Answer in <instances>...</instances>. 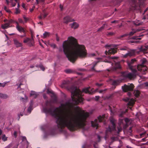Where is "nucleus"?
Masks as SVG:
<instances>
[{"mask_svg":"<svg viewBox=\"0 0 148 148\" xmlns=\"http://www.w3.org/2000/svg\"><path fill=\"white\" fill-rule=\"evenodd\" d=\"M70 90L71 93V100L61 104L53 111L51 108L47 112L56 119L58 128H62L66 127L72 131L76 127H84L89 114L82 112L80 108L74 106L83 100L81 91L74 86L71 88Z\"/></svg>","mask_w":148,"mask_h":148,"instance_id":"nucleus-1","label":"nucleus"},{"mask_svg":"<svg viewBox=\"0 0 148 148\" xmlns=\"http://www.w3.org/2000/svg\"><path fill=\"white\" fill-rule=\"evenodd\" d=\"M62 49L60 48V52L63 51L68 59L74 63L78 57L85 58L87 56V51L84 46L78 45L74 38L71 36L63 42Z\"/></svg>","mask_w":148,"mask_h":148,"instance_id":"nucleus-2","label":"nucleus"},{"mask_svg":"<svg viewBox=\"0 0 148 148\" xmlns=\"http://www.w3.org/2000/svg\"><path fill=\"white\" fill-rule=\"evenodd\" d=\"M136 61V59L134 58L131 60L130 62L128 63V65L130 69L132 70V73H129L127 72H123L122 73V75L126 78H128L130 79L135 78L136 75L137 74V71L136 69H133L131 64L134 62Z\"/></svg>","mask_w":148,"mask_h":148,"instance_id":"nucleus-3","label":"nucleus"},{"mask_svg":"<svg viewBox=\"0 0 148 148\" xmlns=\"http://www.w3.org/2000/svg\"><path fill=\"white\" fill-rule=\"evenodd\" d=\"M105 47L108 51H106L105 53L107 55L108 54H114L116 52V49L112 48L111 45H106Z\"/></svg>","mask_w":148,"mask_h":148,"instance_id":"nucleus-4","label":"nucleus"},{"mask_svg":"<svg viewBox=\"0 0 148 148\" xmlns=\"http://www.w3.org/2000/svg\"><path fill=\"white\" fill-rule=\"evenodd\" d=\"M123 91L126 92L128 91L132 90L134 88V85L132 84H131L128 85H125L122 87Z\"/></svg>","mask_w":148,"mask_h":148,"instance_id":"nucleus-5","label":"nucleus"},{"mask_svg":"<svg viewBox=\"0 0 148 148\" xmlns=\"http://www.w3.org/2000/svg\"><path fill=\"white\" fill-rule=\"evenodd\" d=\"M137 68L139 71H142L144 72L143 74H145V71H146L147 69V68L146 66L142 64H139L137 66Z\"/></svg>","mask_w":148,"mask_h":148,"instance_id":"nucleus-6","label":"nucleus"},{"mask_svg":"<svg viewBox=\"0 0 148 148\" xmlns=\"http://www.w3.org/2000/svg\"><path fill=\"white\" fill-rule=\"evenodd\" d=\"M110 122L112 125V127L111 128L110 127H109L107 131L111 132L115 129V120L113 118H111L110 119Z\"/></svg>","mask_w":148,"mask_h":148,"instance_id":"nucleus-7","label":"nucleus"},{"mask_svg":"<svg viewBox=\"0 0 148 148\" xmlns=\"http://www.w3.org/2000/svg\"><path fill=\"white\" fill-rule=\"evenodd\" d=\"M13 22V21L12 19H10L8 21V22L1 25V27L3 29H5L10 27V24Z\"/></svg>","mask_w":148,"mask_h":148,"instance_id":"nucleus-8","label":"nucleus"},{"mask_svg":"<svg viewBox=\"0 0 148 148\" xmlns=\"http://www.w3.org/2000/svg\"><path fill=\"white\" fill-rule=\"evenodd\" d=\"M135 50L132 49L130 50L125 55H123V57L124 58H126L127 57H131L134 55Z\"/></svg>","mask_w":148,"mask_h":148,"instance_id":"nucleus-9","label":"nucleus"},{"mask_svg":"<svg viewBox=\"0 0 148 148\" xmlns=\"http://www.w3.org/2000/svg\"><path fill=\"white\" fill-rule=\"evenodd\" d=\"M123 100L126 102L128 101L129 102L128 103V104L129 106H132L134 103L135 101L134 99H130L128 98H126L123 99Z\"/></svg>","mask_w":148,"mask_h":148,"instance_id":"nucleus-10","label":"nucleus"},{"mask_svg":"<svg viewBox=\"0 0 148 148\" xmlns=\"http://www.w3.org/2000/svg\"><path fill=\"white\" fill-rule=\"evenodd\" d=\"M147 49H148V46H141L137 48V50H138V52H144Z\"/></svg>","mask_w":148,"mask_h":148,"instance_id":"nucleus-11","label":"nucleus"},{"mask_svg":"<svg viewBox=\"0 0 148 148\" xmlns=\"http://www.w3.org/2000/svg\"><path fill=\"white\" fill-rule=\"evenodd\" d=\"M143 29H133L132 31L130 32L129 34V35L130 36H132L135 33L137 32H139L142 31V30H144Z\"/></svg>","mask_w":148,"mask_h":148,"instance_id":"nucleus-12","label":"nucleus"},{"mask_svg":"<svg viewBox=\"0 0 148 148\" xmlns=\"http://www.w3.org/2000/svg\"><path fill=\"white\" fill-rule=\"evenodd\" d=\"M73 20V19H71L69 16H66L64 18V22L66 23H67L69 22L72 21Z\"/></svg>","mask_w":148,"mask_h":148,"instance_id":"nucleus-13","label":"nucleus"},{"mask_svg":"<svg viewBox=\"0 0 148 148\" xmlns=\"http://www.w3.org/2000/svg\"><path fill=\"white\" fill-rule=\"evenodd\" d=\"M15 23L17 24L16 28L20 32H23L24 33H25V31L24 29L22 27L19 25L18 23L17 22H15Z\"/></svg>","mask_w":148,"mask_h":148,"instance_id":"nucleus-14","label":"nucleus"},{"mask_svg":"<svg viewBox=\"0 0 148 148\" xmlns=\"http://www.w3.org/2000/svg\"><path fill=\"white\" fill-rule=\"evenodd\" d=\"M98 122L97 119L95 120L94 121L91 122V124L92 126L94 127H96V129H97L98 126Z\"/></svg>","mask_w":148,"mask_h":148,"instance_id":"nucleus-15","label":"nucleus"},{"mask_svg":"<svg viewBox=\"0 0 148 148\" xmlns=\"http://www.w3.org/2000/svg\"><path fill=\"white\" fill-rule=\"evenodd\" d=\"M14 44L15 45L16 47H20L22 46V44L17 39H14Z\"/></svg>","mask_w":148,"mask_h":148,"instance_id":"nucleus-16","label":"nucleus"},{"mask_svg":"<svg viewBox=\"0 0 148 148\" xmlns=\"http://www.w3.org/2000/svg\"><path fill=\"white\" fill-rule=\"evenodd\" d=\"M71 28L74 29H76L79 27L78 24L76 22H73L70 25Z\"/></svg>","mask_w":148,"mask_h":148,"instance_id":"nucleus-17","label":"nucleus"},{"mask_svg":"<svg viewBox=\"0 0 148 148\" xmlns=\"http://www.w3.org/2000/svg\"><path fill=\"white\" fill-rule=\"evenodd\" d=\"M121 68V66L119 62L116 63L115 64V67L113 68L112 70L113 71L115 70L116 69H120Z\"/></svg>","mask_w":148,"mask_h":148,"instance_id":"nucleus-18","label":"nucleus"},{"mask_svg":"<svg viewBox=\"0 0 148 148\" xmlns=\"http://www.w3.org/2000/svg\"><path fill=\"white\" fill-rule=\"evenodd\" d=\"M33 103L32 101H31L30 104V106L27 109V112L30 114L31 112V111L32 110V106H33Z\"/></svg>","mask_w":148,"mask_h":148,"instance_id":"nucleus-19","label":"nucleus"},{"mask_svg":"<svg viewBox=\"0 0 148 148\" xmlns=\"http://www.w3.org/2000/svg\"><path fill=\"white\" fill-rule=\"evenodd\" d=\"M133 22L134 24L136 26H139L141 25L143 23L142 22H140L138 20L133 21Z\"/></svg>","mask_w":148,"mask_h":148,"instance_id":"nucleus-20","label":"nucleus"},{"mask_svg":"<svg viewBox=\"0 0 148 148\" xmlns=\"http://www.w3.org/2000/svg\"><path fill=\"white\" fill-rule=\"evenodd\" d=\"M38 95V94L34 91H32L30 94L31 96H33L34 97L36 98Z\"/></svg>","mask_w":148,"mask_h":148,"instance_id":"nucleus-21","label":"nucleus"},{"mask_svg":"<svg viewBox=\"0 0 148 148\" xmlns=\"http://www.w3.org/2000/svg\"><path fill=\"white\" fill-rule=\"evenodd\" d=\"M105 117V115H104L99 116L98 118L99 122H101L103 120H104Z\"/></svg>","mask_w":148,"mask_h":148,"instance_id":"nucleus-22","label":"nucleus"},{"mask_svg":"<svg viewBox=\"0 0 148 148\" xmlns=\"http://www.w3.org/2000/svg\"><path fill=\"white\" fill-rule=\"evenodd\" d=\"M27 97L25 95L24 98L22 97L21 98L20 100L21 101L23 102H25L27 101Z\"/></svg>","mask_w":148,"mask_h":148,"instance_id":"nucleus-23","label":"nucleus"},{"mask_svg":"<svg viewBox=\"0 0 148 148\" xmlns=\"http://www.w3.org/2000/svg\"><path fill=\"white\" fill-rule=\"evenodd\" d=\"M105 25L107 26L106 24H104L101 27L98 29L97 31L100 32L102 31L104 29Z\"/></svg>","mask_w":148,"mask_h":148,"instance_id":"nucleus-24","label":"nucleus"},{"mask_svg":"<svg viewBox=\"0 0 148 148\" xmlns=\"http://www.w3.org/2000/svg\"><path fill=\"white\" fill-rule=\"evenodd\" d=\"M128 35L129 34H124L118 36L117 37V38L119 39H121L123 37H125Z\"/></svg>","mask_w":148,"mask_h":148,"instance_id":"nucleus-25","label":"nucleus"},{"mask_svg":"<svg viewBox=\"0 0 148 148\" xmlns=\"http://www.w3.org/2000/svg\"><path fill=\"white\" fill-rule=\"evenodd\" d=\"M140 92L138 90H135L134 92V95L136 97H138L139 95Z\"/></svg>","mask_w":148,"mask_h":148,"instance_id":"nucleus-26","label":"nucleus"},{"mask_svg":"<svg viewBox=\"0 0 148 148\" xmlns=\"http://www.w3.org/2000/svg\"><path fill=\"white\" fill-rule=\"evenodd\" d=\"M143 35L142 34L141 35H139V36H133L132 37V39H138L140 40L141 39V38H140V37L142 36H143Z\"/></svg>","mask_w":148,"mask_h":148,"instance_id":"nucleus-27","label":"nucleus"},{"mask_svg":"<svg viewBox=\"0 0 148 148\" xmlns=\"http://www.w3.org/2000/svg\"><path fill=\"white\" fill-rule=\"evenodd\" d=\"M0 97L3 99H6L8 97L7 95L3 94H0Z\"/></svg>","mask_w":148,"mask_h":148,"instance_id":"nucleus-28","label":"nucleus"},{"mask_svg":"<svg viewBox=\"0 0 148 148\" xmlns=\"http://www.w3.org/2000/svg\"><path fill=\"white\" fill-rule=\"evenodd\" d=\"M140 62L141 63V64H142V65H144V64L146 62V60L145 58H143L141 60Z\"/></svg>","mask_w":148,"mask_h":148,"instance_id":"nucleus-29","label":"nucleus"},{"mask_svg":"<svg viewBox=\"0 0 148 148\" xmlns=\"http://www.w3.org/2000/svg\"><path fill=\"white\" fill-rule=\"evenodd\" d=\"M43 38H46L47 37L49 36V33L48 32H45V33L43 34Z\"/></svg>","mask_w":148,"mask_h":148,"instance_id":"nucleus-30","label":"nucleus"},{"mask_svg":"<svg viewBox=\"0 0 148 148\" xmlns=\"http://www.w3.org/2000/svg\"><path fill=\"white\" fill-rule=\"evenodd\" d=\"M89 88H87L83 89V92L86 93H89L90 92L88 90Z\"/></svg>","mask_w":148,"mask_h":148,"instance_id":"nucleus-31","label":"nucleus"},{"mask_svg":"<svg viewBox=\"0 0 148 148\" xmlns=\"http://www.w3.org/2000/svg\"><path fill=\"white\" fill-rule=\"evenodd\" d=\"M16 11L15 12V13L16 14H17L19 13H20V11L19 10V8H15Z\"/></svg>","mask_w":148,"mask_h":148,"instance_id":"nucleus-32","label":"nucleus"},{"mask_svg":"<svg viewBox=\"0 0 148 148\" xmlns=\"http://www.w3.org/2000/svg\"><path fill=\"white\" fill-rule=\"evenodd\" d=\"M30 40H30V39L29 38H27L26 39H25L24 41L23 42L24 43H27V42H29L30 43L29 41Z\"/></svg>","mask_w":148,"mask_h":148,"instance_id":"nucleus-33","label":"nucleus"},{"mask_svg":"<svg viewBox=\"0 0 148 148\" xmlns=\"http://www.w3.org/2000/svg\"><path fill=\"white\" fill-rule=\"evenodd\" d=\"M2 139L3 141H5L7 140V137H6L5 135H3L2 138Z\"/></svg>","mask_w":148,"mask_h":148,"instance_id":"nucleus-34","label":"nucleus"},{"mask_svg":"<svg viewBox=\"0 0 148 148\" xmlns=\"http://www.w3.org/2000/svg\"><path fill=\"white\" fill-rule=\"evenodd\" d=\"M128 48L126 46H125L123 47H121L120 48V50H126L128 49Z\"/></svg>","mask_w":148,"mask_h":148,"instance_id":"nucleus-35","label":"nucleus"},{"mask_svg":"<svg viewBox=\"0 0 148 148\" xmlns=\"http://www.w3.org/2000/svg\"><path fill=\"white\" fill-rule=\"evenodd\" d=\"M125 121L126 123V125H128L130 123H129V122H130V120L128 119H125Z\"/></svg>","mask_w":148,"mask_h":148,"instance_id":"nucleus-36","label":"nucleus"},{"mask_svg":"<svg viewBox=\"0 0 148 148\" xmlns=\"http://www.w3.org/2000/svg\"><path fill=\"white\" fill-rule=\"evenodd\" d=\"M111 139L112 140H113L114 142L118 140V138L117 137H113L111 138Z\"/></svg>","mask_w":148,"mask_h":148,"instance_id":"nucleus-37","label":"nucleus"},{"mask_svg":"<svg viewBox=\"0 0 148 148\" xmlns=\"http://www.w3.org/2000/svg\"><path fill=\"white\" fill-rule=\"evenodd\" d=\"M6 84V82L3 83H0V87H4L5 86Z\"/></svg>","mask_w":148,"mask_h":148,"instance_id":"nucleus-38","label":"nucleus"},{"mask_svg":"<svg viewBox=\"0 0 148 148\" xmlns=\"http://www.w3.org/2000/svg\"><path fill=\"white\" fill-rule=\"evenodd\" d=\"M99 62H94L95 64H94V66H93L92 67V68L91 69V71H94V70H95V69L94 68L95 66L97 64V63H98Z\"/></svg>","mask_w":148,"mask_h":148,"instance_id":"nucleus-39","label":"nucleus"},{"mask_svg":"<svg viewBox=\"0 0 148 148\" xmlns=\"http://www.w3.org/2000/svg\"><path fill=\"white\" fill-rule=\"evenodd\" d=\"M115 34V33L113 32H108L107 35V36H112Z\"/></svg>","mask_w":148,"mask_h":148,"instance_id":"nucleus-40","label":"nucleus"},{"mask_svg":"<svg viewBox=\"0 0 148 148\" xmlns=\"http://www.w3.org/2000/svg\"><path fill=\"white\" fill-rule=\"evenodd\" d=\"M30 40H30V43H31L32 45V43H33L34 41V39L32 36V38L31 39H30Z\"/></svg>","mask_w":148,"mask_h":148,"instance_id":"nucleus-41","label":"nucleus"},{"mask_svg":"<svg viewBox=\"0 0 148 148\" xmlns=\"http://www.w3.org/2000/svg\"><path fill=\"white\" fill-rule=\"evenodd\" d=\"M66 73H70L72 72V71L71 69H67L65 71Z\"/></svg>","mask_w":148,"mask_h":148,"instance_id":"nucleus-42","label":"nucleus"},{"mask_svg":"<svg viewBox=\"0 0 148 148\" xmlns=\"http://www.w3.org/2000/svg\"><path fill=\"white\" fill-rule=\"evenodd\" d=\"M18 21L20 23L23 24L24 23V22L23 21V20L21 19L20 18H19L18 19Z\"/></svg>","mask_w":148,"mask_h":148,"instance_id":"nucleus-43","label":"nucleus"},{"mask_svg":"<svg viewBox=\"0 0 148 148\" xmlns=\"http://www.w3.org/2000/svg\"><path fill=\"white\" fill-rule=\"evenodd\" d=\"M23 18L25 20V22H26L27 21L28 19L25 16H23Z\"/></svg>","mask_w":148,"mask_h":148,"instance_id":"nucleus-44","label":"nucleus"},{"mask_svg":"<svg viewBox=\"0 0 148 148\" xmlns=\"http://www.w3.org/2000/svg\"><path fill=\"white\" fill-rule=\"evenodd\" d=\"M51 46L53 49L56 48V45L55 44H52L51 45Z\"/></svg>","mask_w":148,"mask_h":148,"instance_id":"nucleus-45","label":"nucleus"},{"mask_svg":"<svg viewBox=\"0 0 148 148\" xmlns=\"http://www.w3.org/2000/svg\"><path fill=\"white\" fill-rule=\"evenodd\" d=\"M95 56V54L94 53H92L90 54L89 55V56L90 57H93V56Z\"/></svg>","mask_w":148,"mask_h":148,"instance_id":"nucleus-46","label":"nucleus"},{"mask_svg":"<svg viewBox=\"0 0 148 148\" xmlns=\"http://www.w3.org/2000/svg\"><path fill=\"white\" fill-rule=\"evenodd\" d=\"M69 82L68 81H64L63 82V84H68L69 83Z\"/></svg>","mask_w":148,"mask_h":148,"instance_id":"nucleus-47","label":"nucleus"},{"mask_svg":"<svg viewBox=\"0 0 148 148\" xmlns=\"http://www.w3.org/2000/svg\"><path fill=\"white\" fill-rule=\"evenodd\" d=\"M40 69L43 71H44L45 70V69L44 67L42 66H40Z\"/></svg>","mask_w":148,"mask_h":148,"instance_id":"nucleus-48","label":"nucleus"},{"mask_svg":"<svg viewBox=\"0 0 148 148\" xmlns=\"http://www.w3.org/2000/svg\"><path fill=\"white\" fill-rule=\"evenodd\" d=\"M99 98V96H96L95 97V99L96 101H97L98 100Z\"/></svg>","mask_w":148,"mask_h":148,"instance_id":"nucleus-49","label":"nucleus"},{"mask_svg":"<svg viewBox=\"0 0 148 148\" xmlns=\"http://www.w3.org/2000/svg\"><path fill=\"white\" fill-rule=\"evenodd\" d=\"M131 42L132 43H138L140 42L139 41L134 40L133 41H132Z\"/></svg>","mask_w":148,"mask_h":148,"instance_id":"nucleus-50","label":"nucleus"},{"mask_svg":"<svg viewBox=\"0 0 148 148\" xmlns=\"http://www.w3.org/2000/svg\"><path fill=\"white\" fill-rule=\"evenodd\" d=\"M106 89L102 90H99V93H102L103 92L106 91Z\"/></svg>","mask_w":148,"mask_h":148,"instance_id":"nucleus-51","label":"nucleus"},{"mask_svg":"<svg viewBox=\"0 0 148 148\" xmlns=\"http://www.w3.org/2000/svg\"><path fill=\"white\" fill-rule=\"evenodd\" d=\"M117 84V82L115 81H114L113 82L112 84L113 85H116Z\"/></svg>","mask_w":148,"mask_h":148,"instance_id":"nucleus-52","label":"nucleus"},{"mask_svg":"<svg viewBox=\"0 0 148 148\" xmlns=\"http://www.w3.org/2000/svg\"><path fill=\"white\" fill-rule=\"evenodd\" d=\"M105 62H107V63H111V65H112L113 64L112 63V62H111L110 61H108V60H105Z\"/></svg>","mask_w":148,"mask_h":148,"instance_id":"nucleus-53","label":"nucleus"},{"mask_svg":"<svg viewBox=\"0 0 148 148\" xmlns=\"http://www.w3.org/2000/svg\"><path fill=\"white\" fill-rule=\"evenodd\" d=\"M22 139L23 141L26 140V138L24 136L22 137Z\"/></svg>","mask_w":148,"mask_h":148,"instance_id":"nucleus-54","label":"nucleus"},{"mask_svg":"<svg viewBox=\"0 0 148 148\" xmlns=\"http://www.w3.org/2000/svg\"><path fill=\"white\" fill-rule=\"evenodd\" d=\"M14 135L15 137L17 136V132L16 131H14Z\"/></svg>","mask_w":148,"mask_h":148,"instance_id":"nucleus-55","label":"nucleus"},{"mask_svg":"<svg viewBox=\"0 0 148 148\" xmlns=\"http://www.w3.org/2000/svg\"><path fill=\"white\" fill-rule=\"evenodd\" d=\"M21 85H22V84H21V83L20 84H16V86H18L17 88H20V86H21Z\"/></svg>","mask_w":148,"mask_h":148,"instance_id":"nucleus-56","label":"nucleus"},{"mask_svg":"<svg viewBox=\"0 0 148 148\" xmlns=\"http://www.w3.org/2000/svg\"><path fill=\"white\" fill-rule=\"evenodd\" d=\"M125 113V112H122L121 113L119 114V116H120L121 117L122 116V115Z\"/></svg>","mask_w":148,"mask_h":148,"instance_id":"nucleus-57","label":"nucleus"},{"mask_svg":"<svg viewBox=\"0 0 148 148\" xmlns=\"http://www.w3.org/2000/svg\"><path fill=\"white\" fill-rule=\"evenodd\" d=\"M145 132L143 133H142L140 134V136H141V137H143V136L144 135V134H145Z\"/></svg>","mask_w":148,"mask_h":148,"instance_id":"nucleus-58","label":"nucleus"},{"mask_svg":"<svg viewBox=\"0 0 148 148\" xmlns=\"http://www.w3.org/2000/svg\"><path fill=\"white\" fill-rule=\"evenodd\" d=\"M87 147V145L86 144H85L82 146V148H86Z\"/></svg>","mask_w":148,"mask_h":148,"instance_id":"nucleus-59","label":"nucleus"},{"mask_svg":"<svg viewBox=\"0 0 148 148\" xmlns=\"http://www.w3.org/2000/svg\"><path fill=\"white\" fill-rule=\"evenodd\" d=\"M52 92L51 91H50L49 89H48L47 90V93H52Z\"/></svg>","mask_w":148,"mask_h":148,"instance_id":"nucleus-60","label":"nucleus"},{"mask_svg":"<svg viewBox=\"0 0 148 148\" xmlns=\"http://www.w3.org/2000/svg\"><path fill=\"white\" fill-rule=\"evenodd\" d=\"M60 8L61 9V10H63V6L61 4L60 5Z\"/></svg>","mask_w":148,"mask_h":148,"instance_id":"nucleus-61","label":"nucleus"},{"mask_svg":"<svg viewBox=\"0 0 148 148\" xmlns=\"http://www.w3.org/2000/svg\"><path fill=\"white\" fill-rule=\"evenodd\" d=\"M96 85L97 86H101L102 85V84H99V83H97L96 84Z\"/></svg>","mask_w":148,"mask_h":148,"instance_id":"nucleus-62","label":"nucleus"},{"mask_svg":"<svg viewBox=\"0 0 148 148\" xmlns=\"http://www.w3.org/2000/svg\"><path fill=\"white\" fill-rule=\"evenodd\" d=\"M5 11L7 12L10 13L11 12V11L10 10L8 9H7V10H6Z\"/></svg>","mask_w":148,"mask_h":148,"instance_id":"nucleus-63","label":"nucleus"},{"mask_svg":"<svg viewBox=\"0 0 148 148\" xmlns=\"http://www.w3.org/2000/svg\"><path fill=\"white\" fill-rule=\"evenodd\" d=\"M145 86L148 87V82H146L144 84Z\"/></svg>","mask_w":148,"mask_h":148,"instance_id":"nucleus-64","label":"nucleus"}]
</instances>
